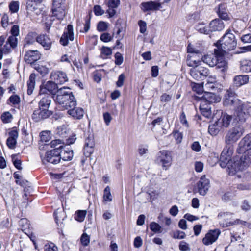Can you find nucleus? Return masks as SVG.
<instances>
[{
    "label": "nucleus",
    "instance_id": "obj_1",
    "mask_svg": "<svg viewBox=\"0 0 251 251\" xmlns=\"http://www.w3.org/2000/svg\"><path fill=\"white\" fill-rule=\"evenodd\" d=\"M220 45V51L226 53L227 51L233 50L237 46V40L234 34L231 33L230 29L226 30L220 40L217 44Z\"/></svg>",
    "mask_w": 251,
    "mask_h": 251
},
{
    "label": "nucleus",
    "instance_id": "obj_2",
    "mask_svg": "<svg viewBox=\"0 0 251 251\" xmlns=\"http://www.w3.org/2000/svg\"><path fill=\"white\" fill-rule=\"evenodd\" d=\"M244 129L242 126H237L230 129L225 136L226 146L232 147V144L236 142L243 135Z\"/></svg>",
    "mask_w": 251,
    "mask_h": 251
},
{
    "label": "nucleus",
    "instance_id": "obj_3",
    "mask_svg": "<svg viewBox=\"0 0 251 251\" xmlns=\"http://www.w3.org/2000/svg\"><path fill=\"white\" fill-rule=\"evenodd\" d=\"M232 213L228 212H221L218 215V219L220 220V225L223 227H226L241 224L246 226L247 223L239 219H237L233 221H228L230 219Z\"/></svg>",
    "mask_w": 251,
    "mask_h": 251
},
{
    "label": "nucleus",
    "instance_id": "obj_4",
    "mask_svg": "<svg viewBox=\"0 0 251 251\" xmlns=\"http://www.w3.org/2000/svg\"><path fill=\"white\" fill-rule=\"evenodd\" d=\"M158 163L161 165L163 169L167 170L171 166L172 162L171 152L167 150H162L158 153Z\"/></svg>",
    "mask_w": 251,
    "mask_h": 251
},
{
    "label": "nucleus",
    "instance_id": "obj_5",
    "mask_svg": "<svg viewBox=\"0 0 251 251\" xmlns=\"http://www.w3.org/2000/svg\"><path fill=\"white\" fill-rule=\"evenodd\" d=\"M249 154V152H245L239 159L234 162L232 167L235 171H242L249 165L251 162V154Z\"/></svg>",
    "mask_w": 251,
    "mask_h": 251
},
{
    "label": "nucleus",
    "instance_id": "obj_6",
    "mask_svg": "<svg viewBox=\"0 0 251 251\" xmlns=\"http://www.w3.org/2000/svg\"><path fill=\"white\" fill-rule=\"evenodd\" d=\"M61 160L59 148H56L46 152L45 157L42 159L43 162H49L54 164H58Z\"/></svg>",
    "mask_w": 251,
    "mask_h": 251
},
{
    "label": "nucleus",
    "instance_id": "obj_7",
    "mask_svg": "<svg viewBox=\"0 0 251 251\" xmlns=\"http://www.w3.org/2000/svg\"><path fill=\"white\" fill-rule=\"evenodd\" d=\"M251 109V102L247 101L240 104L236 111V116L238 120L241 122L245 121Z\"/></svg>",
    "mask_w": 251,
    "mask_h": 251
},
{
    "label": "nucleus",
    "instance_id": "obj_8",
    "mask_svg": "<svg viewBox=\"0 0 251 251\" xmlns=\"http://www.w3.org/2000/svg\"><path fill=\"white\" fill-rule=\"evenodd\" d=\"M72 94L69 87H63L58 90L54 100L56 103L63 106L68 99L71 98L70 95Z\"/></svg>",
    "mask_w": 251,
    "mask_h": 251
},
{
    "label": "nucleus",
    "instance_id": "obj_9",
    "mask_svg": "<svg viewBox=\"0 0 251 251\" xmlns=\"http://www.w3.org/2000/svg\"><path fill=\"white\" fill-rule=\"evenodd\" d=\"M233 151V147L225 146L221 153L219 160V164L222 168H225L231 160Z\"/></svg>",
    "mask_w": 251,
    "mask_h": 251
},
{
    "label": "nucleus",
    "instance_id": "obj_10",
    "mask_svg": "<svg viewBox=\"0 0 251 251\" xmlns=\"http://www.w3.org/2000/svg\"><path fill=\"white\" fill-rule=\"evenodd\" d=\"M62 1V0H53L52 14L58 20H62L66 14L65 7L61 4Z\"/></svg>",
    "mask_w": 251,
    "mask_h": 251
},
{
    "label": "nucleus",
    "instance_id": "obj_11",
    "mask_svg": "<svg viewBox=\"0 0 251 251\" xmlns=\"http://www.w3.org/2000/svg\"><path fill=\"white\" fill-rule=\"evenodd\" d=\"M210 187V181L206 178L205 176H202L196 184V190L200 195L205 196Z\"/></svg>",
    "mask_w": 251,
    "mask_h": 251
},
{
    "label": "nucleus",
    "instance_id": "obj_12",
    "mask_svg": "<svg viewBox=\"0 0 251 251\" xmlns=\"http://www.w3.org/2000/svg\"><path fill=\"white\" fill-rule=\"evenodd\" d=\"M251 149V134L246 135L239 142L237 151L239 154H245Z\"/></svg>",
    "mask_w": 251,
    "mask_h": 251
},
{
    "label": "nucleus",
    "instance_id": "obj_13",
    "mask_svg": "<svg viewBox=\"0 0 251 251\" xmlns=\"http://www.w3.org/2000/svg\"><path fill=\"white\" fill-rule=\"evenodd\" d=\"M58 90L57 84L55 82L49 81L44 85L41 86L40 93L55 95L57 93Z\"/></svg>",
    "mask_w": 251,
    "mask_h": 251
},
{
    "label": "nucleus",
    "instance_id": "obj_14",
    "mask_svg": "<svg viewBox=\"0 0 251 251\" xmlns=\"http://www.w3.org/2000/svg\"><path fill=\"white\" fill-rule=\"evenodd\" d=\"M215 54L211 53L204 55L202 58V60L203 62L210 67L215 66L216 64V61H217V56H222L223 55V53L219 51L217 49L214 50Z\"/></svg>",
    "mask_w": 251,
    "mask_h": 251
},
{
    "label": "nucleus",
    "instance_id": "obj_15",
    "mask_svg": "<svg viewBox=\"0 0 251 251\" xmlns=\"http://www.w3.org/2000/svg\"><path fill=\"white\" fill-rule=\"evenodd\" d=\"M220 233L218 229L209 230L203 238V243L206 246L213 244L217 240Z\"/></svg>",
    "mask_w": 251,
    "mask_h": 251
},
{
    "label": "nucleus",
    "instance_id": "obj_16",
    "mask_svg": "<svg viewBox=\"0 0 251 251\" xmlns=\"http://www.w3.org/2000/svg\"><path fill=\"white\" fill-rule=\"evenodd\" d=\"M74 39L73 27L72 25H69L67 26V30L64 32L60 39V43L63 46H65L68 44L69 40L72 41Z\"/></svg>",
    "mask_w": 251,
    "mask_h": 251
},
{
    "label": "nucleus",
    "instance_id": "obj_17",
    "mask_svg": "<svg viewBox=\"0 0 251 251\" xmlns=\"http://www.w3.org/2000/svg\"><path fill=\"white\" fill-rule=\"evenodd\" d=\"M51 114L52 112L51 111L44 110L39 108L34 111L32 115V118L35 122H37L48 118Z\"/></svg>",
    "mask_w": 251,
    "mask_h": 251
},
{
    "label": "nucleus",
    "instance_id": "obj_18",
    "mask_svg": "<svg viewBox=\"0 0 251 251\" xmlns=\"http://www.w3.org/2000/svg\"><path fill=\"white\" fill-rule=\"evenodd\" d=\"M50 78L57 84H62L68 81V77L65 73L57 71L51 73Z\"/></svg>",
    "mask_w": 251,
    "mask_h": 251
},
{
    "label": "nucleus",
    "instance_id": "obj_19",
    "mask_svg": "<svg viewBox=\"0 0 251 251\" xmlns=\"http://www.w3.org/2000/svg\"><path fill=\"white\" fill-rule=\"evenodd\" d=\"M58 148H59L61 159H62L65 161H70L72 159L74 156L73 151L68 146H64V147L61 146Z\"/></svg>",
    "mask_w": 251,
    "mask_h": 251
},
{
    "label": "nucleus",
    "instance_id": "obj_20",
    "mask_svg": "<svg viewBox=\"0 0 251 251\" xmlns=\"http://www.w3.org/2000/svg\"><path fill=\"white\" fill-rule=\"evenodd\" d=\"M161 8L160 3L156 1H150L142 2L141 4V8L144 12L148 11H155Z\"/></svg>",
    "mask_w": 251,
    "mask_h": 251
},
{
    "label": "nucleus",
    "instance_id": "obj_21",
    "mask_svg": "<svg viewBox=\"0 0 251 251\" xmlns=\"http://www.w3.org/2000/svg\"><path fill=\"white\" fill-rule=\"evenodd\" d=\"M9 137L6 140V144L9 148L13 149L17 144V139L18 137V132L16 129L13 128L8 133Z\"/></svg>",
    "mask_w": 251,
    "mask_h": 251
},
{
    "label": "nucleus",
    "instance_id": "obj_22",
    "mask_svg": "<svg viewBox=\"0 0 251 251\" xmlns=\"http://www.w3.org/2000/svg\"><path fill=\"white\" fill-rule=\"evenodd\" d=\"M40 58V54L37 50H30L25 55V60L28 64H32Z\"/></svg>",
    "mask_w": 251,
    "mask_h": 251
},
{
    "label": "nucleus",
    "instance_id": "obj_23",
    "mask_svg": "<svg viewBox=\"0 0 251 251\" xmlns=\"http://www.w3.org/2000/svg\"><path fill=\"white\" fill-rule=\"evenodd\" d=\"M223 22L220 19H215L210 22L208 28L210 32L221 31L224 28Z\"/></svg>",
    "mask_w": 251,
    "mask_h": 251
},
{
    "label": "nucleus",
    "instance_id": "obj_24",
    "mask_svg": "<svg viewBox=\"0 0 251 251\" xmlns=\"http://www.w3.org/2000/svg\"><path fill=\"white\" fill-rule=\"evenodd\" d=\"M120 4V0H108L107 5L108 9L106 10V13L108 14L110 18L113 17L116 13L115 10Z\"/></svg>",
    "mask_w": 251,
    "mask_h": 251
},
{
    "label": "nucleus",
    "instance_id": "obj_25",
    "mask_svg": "<svg viewBox=\"0 0 251 251\" xmlns=\"http://www.w3.org/2000/svg\"><path fill=\"white\" fill-rule=\"evenodd\" d=\"M84 110L80 107L74 106L68 109L67 113L75 119H81L84 115Z\"/></svg>",
    "mask_w": 251,
    "mask_h": 251
},
{
    "label": "nucleus",
    "instance_id": "obj_26",
    "mask_svg": "<svg viewBox=\"0 0 251 251\" xmlns=\"http://www.w3.org/2000/svg\"><path fill=\"white\" fill-rule=\"evenodd\" d=\"M36 41L40 44L46 50H49L51 48V41L47 35H40L37 37Z\"/></svg>",
    "mask_w": 251,
    "mask_h": 251
},
{
    "label": "nucleus",
    "instance_id": "obj_27",
    "mask_svg": "<svg viewBox=\"0 0 251 251\" xmlns=\"http://www.w3.org/2000/svg\"><path fill=\"white\" fill-rule=\"evenodd\" d=\"M220 98L211 92H205L202 96V101L208 103L209 104L220 101Z\"/></svg>",
    "mask_w": 251,
    "mask_h": 251
},
{
    "label": "nucleus",
    "instance_id": "obj_28",
    "mask_svg": "<svg viewBox=\"0 0 251 251\" xmlns=\"http://www.w3.org/2000/svg\"><path fill=\"white\" fill-rule=\"evenodd\" d=\"M249 77L248 75H239L235 76L233 78V84L237 87L247 84L249 82Z\"/></svg>",
    "mask_w": 251,
    "mask_h": 251
},
{
    "label": "nucleus",
    "instance_id": "obj_29",
    "mask_svg": "<svg viewBox=\"0 0 251 251\" xmlns=\"http://www.w3.org/2000/svg\"><path fill=\"white\" fill-rule=\"evenodd\" d=\"M232 117L226 113L222 112V115L217 121L218 123L224 127H228L232 120Z\"/></svg>",
    "mask_w": 251,
    "mask_h": 251
},
{
    "label": "nucleus",
    "instance_id": "obj_30",
    "mask_svg": "<svg viewBox=\"0 0 251 251\" xmlns=\"http://www.w3.org/2000/svg\"><path fill=\"white\" fill-rule=\"evenodd\" d=\"M51 98L50 95L45 96L42 97L38 102L39 108L49 110V108L51 103Z\"/></svg>",
    "mask_w": 251,
    "mask_h": 251
},
{
    "label": "nucleus",
    "instance_id": "obj_31",
    "mask_svg": "<svg viewBox=\"0 0 251 251\" xmlns=\"http://www.w3.org/2000/svg\"><path fill=\"white\" fill-rule=\"evenodd\" d=\"M54 216L56 224L58 226L62 227L63 221L66 217L65 211L58 209L54 212Z\"/></svg>",
    "mask_w": 251,
    "mask_h": 251
},
{
    "label": "nucleus",
    "instance_id": "obj_32",
    "mask_svg": "<svg viewBox=\"0 0 251 251\" xmlns=\"http://www.w3.org/2000/svg\"><path fill=\"white\" fill-rule=\"evenodd\" d=\"M200 110L203 116L209 118L211 115V107L208 103L201 101L200 105Z\"/></svg>",
    "mask_w": 251,
    "mask_h": 251
},
{
    "label": "nucleus",
    "instance_id": "obj_33",
    "mask_svg": "<svg viewBox=\"0 0 251 251\" xmlns=\"http://www.w3.org/2000/svg\"><path fill=\"white\" fill-rule=\"evenodd\" d=\"M36 75L34 73L30 74L29 80L27 81V93L28 95H30L32 94L33 91L35 88Z\"/></svg>",
    "mask_w": 251,
    "mask_h": 251
},
{
    "label": "nucleus",
    "instance_id": "obj_34",
    "mask_svg": "<svg viewBox=\"0 0 251 251\" xmlns=\"http://www.w3.org/2000/svg\"><path fill=\"white\" fill-rule=\"evenodd\" d=\"M70 97L71 98L69 99H68V100H66V102H64V104H63L62 106L65 109L68 110L70 108H72L76 106L77 101L73 94L70 95Z\"/></svg>",
    "mask_w": 251,
    "mask_h": 251
},
{
    "label": "nucleus",
    "instance_id": "obj_35",
    "mask_svg": "<svg viewBox=\"0 0 251 251\" xmlns=\"http://www.w3.org/2000/svg\"><path fill=\"white\" fill-rule=\"evenodd\" d=\"M195 29L200 33L205 34L209 33L208 27H207L206 24L203 22H199L195 25Z\"/></svg>",
    "mask_w": 251,
    "mask_h": 251
},
{
    "label": "nucleus",
    "instance_id": "obj_36",
    "mask_svg": "<svg viewBox=\"0 0 251 251\" xmlns=\"http://www.w3.org/2000/svg\"><path fill=\"white\" fill-rule=\"evenodd\" d=\"M217 68L221 70V71L224 72L227 69V63L223 57L219 56L217 58V61H216V64L215 65Z\"/></svg>",
    "mask_w": 251,
    "mask_h": 251
},
{
    "label": "nucleus",
    "instance_id": "obj_37",
    "mask_svg": "<svg viewBox=\"0 0 251 251\" xmlns=\"http://www.w3.org/2000/svg\"><path fill=\"white\" fill-rule=\"evenodd\" d=\"M241 70L244 72H251V60H244L241 62Z\"/></svg>",
    "mask_w": 251,
    "mask_h": 251
},
{
    "label": "nucleus",
    "instance_id": "obj_38",
    "mask_svg": "<svg viewBox=\"0 0 251 251\" xmlns=\"http://www.w3.org/2000/svg\"><path fill=\"white\" fill-rule=\"evenodd\" d=\"M218 14L219 17L221 18V20L223 19L225 21H228L229 20L228 14L224 10V4H220L219 5Z\"/></svg>",
    "mask_w": 251,
    "mask_h": 251
},
{
    "label": "nucleus",
    "instance_id": "obj_39",
    "mask_svg": "<svg viewBox=\"0 0 251 251\" xmlns=\"http://www.w3.org/2000/svg\"><path fill=\"white\" fill-rule=\"evenodd\" d=\"M218 122L210 125L208 127V132L212 136L216 135L220 131Z\"/></svg>",
    "mask_w": 251,
    "mask_h": 251
},
{
    "label": "nucleus",
    "instance_id": "obj_40",
    "mask_svg": "<svg viewBox=\"0 0 251 251\" xmlns=\"http://www.w3.org/2000/svg\"><path fill=\"white\" fill-rule=\"evenodd\" d=\"M103 201L107 202L111 201L112 200V195L110 192V188L107 186L104 190L103 196Z\"/></svg>",
    "mask_w": 251,
    "mask_h": 251
},
{
    "label": "nucleus",
    "instance_id": "obj_41",
    "mask_svg": "<svg viewBox=\"0 0 251 251\" xmlns=\"http://www.w3.org/2000/svg\"><path fill=\"white\" fill-rule=\"evenodd\" d=\"M20 3L18 1H12L9 4L10 11L12 13H17L19 10Z\"/></svg>",
    "mask_w": 251,
    "mask_h": 251
},
{
    "label": "nucleus",
    "instance_id": "obj_42",
    "mask_svg": "<svg viewBox=\"0 0 251 251\" xmlns=\"http://www.w3.org/2000/svg\"><path fill=\"white\" fill-rule=\"evenodd\" d=\"M198 66L192 68L190 70V74L192 77L196 80H201Z\"/></svg>",
    "mask_w": 251,
    "mask_h": 251
},
{
    "label": "nucleus",
    "instance_id": "obj_43",
    "mask_svg": "<svg viewBox=\"0 0 251 251\" xmlns=\"http://www.w3.org/2000/svg\"><path fill=\"white\" fill-rule=\"evenodd\" d=\"M41 141L44 143L49 142L51 139L50 132L44 131L41 133Z\"/></svg>",
    "mask_w": 251,
    "mask_h": 251
},
{
    "label": "nucleus",
    "instance_id": "obj_44",
    "mask_svg": "<svg viewBox=\"0 0 251 251\" xmlns=\"http://www.w3.org/2000/svg\"><path fill=\"white\" fill-rule=\"evenodd\" d=\"M86 212L85 210H78L76 212L75 219L77 221L82 222L85 219Z\"/></svg>",
    "mask_w": 251,
    "mask_h": 251
},
{
    "label": "nucleus",
    "instance_id": "obj_45",
    "mask_svg": "<svg viewBox=\"0 0 251 251\" xmlns=\"http://www.w3.org/2000/svg\"><path fill=\"white\" fill-rule=\"evenodd\" d=\"M7 43H8L12 49H15L17 47L18 45V39L14 36H10L7 40Z\"/></svg>",
    "mask_w": 251,
    "mask_h": 251
},
{
    "label": "nucleus",
    "instance_id": "obj_46",
    "mask_svg": "<svg viewBox=\"0 0 251 251\" xmlns=\"http://www.w3.org/2000/svg\"><path fill=\"white\" fill-rule=\"evenodd\" d=\"M198 67L200 73L201 80H203L204 78L209 76V71L207 68L201 66H199Z\"/></svg>",
    "mask_w": 251,
    "mask_h": 251
},
{
    "label": "nucleus",
    "instance_id": "obj_47",
    "mask_svg": "<svg viewBox=\"0 0 251 251\" xmlns=\"http://www.w3.org/2000/svg\"><path fill=\"white\" fill-rule=\"evenodd\" d=\"M111 48L107 47H102L101 49V56L103 58L106 57L112 54Z\"/></svg>",
    "mask_w": 251,
    "mask_h": 251
},
{
    "label": "nucleus",
    "instance_id": "obj_48",
    "mask_svg": "<svg viewBox=\"0 0 251 251\" xmlns=\"http://www.w3.org/2000/svg\"><path fill=\"white\" fill-rule=\"evenodd\" d=\"M89 147H94L95 146V142L94 136L92 134H90L86 138L85 145Z\"/></svg>",
    "mask_w": 251,
    "mask_h": 251
},
{
    "label": "nucleus",
    "instance_id": "obj_49",
    "mask_svg": "<svg viewBox=\"0 0 251 251\" xmlns=\"http://www.w3.org/2000/svg\"><path fill=\"white\" fill-rule=\"evenodd\" d=\"M12 116L9 112H5L1 116L2 121L5 123L10 122Z\"/></svg>",
    "mask_w": 251,
    "mask_h": 251
},
{
    "label": "nucleus",
    "instance_id": "obj_50",
    "mask_svg": "<svg viewBox=\"0 0 251 251\" xmlns=\"http://www.w3.org/2000/svg\"><path fill=\"white\" fill-rule=\"evenodd\" d=\"M80 241L83 246H88L90 243V237L86 233H84L81 236Z\"/></svg>",
    "mask_w": 251,
    "mask_h": 251
},
{
    "label": "nucleus",
    "instance_id": "obj_51",
    "mask_svg": "<svg viewBox=\"0 0 251 251\" xmlns=\"http://www.w3.org/2000/svg\"><path fill=\"white\" fill-rule=\"evenodd\" d=\"M44 251H58V250L54 243H50L45 245Z\"/></svg>",
    "mask_w": 251,
    "mask_h": 251
},
{
    "label": "nucleus",
    "instance_id": "obj_52",
    "mask_svg": "<svg viewBox=\"0 0 251 251\" xmlns=\"http://www.w3.org/2000/svg\"><path fill=\"white\" fill-rule=\"evenodd\" d=\"M150 229L154 232H160L161 226L157 223L152 222L150 224Z\"/></svg>",
    "mask_w": 251,
    "mask_h": 251
},
{
    "label": "nucleus",
    "instance_id": "obj_53",
    "mask_svg": "<svg viewBox=\"0 0 251 251\" xmlns=\"http://www.w3.org/2000/svg\"><path fill=\"white\" fill-rule=\"evenodd\" d=\"M64 142L63 140L61 139H55L52 140L50 142V146L52 148H54V149L58 148L60 146L64 147L63 145Z\"/></svg>",
    "mask_w": 251,
    "mask_h": 251
},
{
    "label": "nucleus",
    "instance_id": "obj_54",
    "mask_svg": "<svg viewBox=\"0 0 251 251\" xmlns=\"http://www.w3.org/2000/svg\"><path fill=\"white\" fill-rule=\"evenodd\" d=\"M172 134L176 143L177 144L180 143L183 138L182 133L179 132L178 131H174L173 132Z\"/></svg>",
    "mask_w": 251,
    "mask_h": 251
},
{
    "label": "nucleus",
    "instance_id": "obj_55",
    "mask_svg": "<svg viewBox=\"0 0 251 251\" xmlns=\"http://www.w3.org/2000/svg\"><path fill=\"white\" fill-rule=\"evenodd\" d=\"M84 154L86 157L90 156L94 152V147L84 146L83 149Z\"/></svg>",
    "mask_w": 251,
    "mask_h": 251
},
{
    "label": "nucleus",
    "instance_id": "obj_56",
    "mask_svg": "<svg viewBox=\"0 0 251 251\" xmlns=\"http://www.w3.org/2000/svg\"><path fill=\"white\" fill-rule=\"evenodd\" d=\"M192 89L198 94H201L203 91L204 88L202 84L194 83L192 86Z\"/></svg>",
    "mask_w": 251,
    "mask_h": 251
},
{
    "label": "nucleus",
    "instance_id": "obj_57",
    "mask_svg": "<svg viewBox=\"0 0 251 251\" xmlns=\"http://www.w3.org/2000/svg\"><path fill=\"white\" fill-rule=\"evenodd\" d=\"M12 160L15 167L18 170L22 169L21 167V161L18 159L15 155H12Z\"/></svg>",
    "mask_w": 251,
    "mask_h": 251
},
{
    "label": "nucleus",
    "instance_id": "obj_58",
    "mask_svg": "<svg viewBox=\"0 0 251 251\" xmlns=\"http://www.w3.org/2000/svg\"><path fill=\"white\" fill-rule=\"evenodd\" d=\"M115 63L117 65H120L123 62V57L120 52H116L114 55Z\"/></svg>",
    "mask_w": 251,
    "mask_h": 251
},
{
    "label": "nucleus",
    "instance_id": "obj_59",
    "mask_svg": "<svg viewBox=\"0 0 251 251\" xmlns=\"http://www.w3.org/2000/svg\"><path fill=\"white\" fill-rule=\"evenodd\" d=\"M8 100L13 105H17L20 103V98L18 95H12L8 99Z\"/></svg>",
    "mask_w": 251,
    "mask_h": 251
},
{
    "label": "nucleus",
    "instance_id": "obj_60",
    "mask_svg": "<svg viewBox=\"0 0 251 251\" xmlns=\"http://www.w3.org/2000/svg\"><path fill=\"white\" fill-rule=\"evenodd\" d=\"M94 12L96 16H101L104 13V11L100 5H96L94 7Z\"/></svg>",
    "mask_w": 251,
    "mask_h": 251
},
{
    "label": "nucleus",
    "instance_id": "obj_61",
    "mask_svg": "<svg viewBox=\"0 0 251 251\" xmlns=\"http://www.w3.org/2000/svg\"><path fill=\"white\" fill-rule=\"evenodd\" d=\"M186 234L184 232L178 230L173 234V238L175 239H182L185 238Z\"/></svg>",
    "mask_w": 251,
    "mask_h": 251
},
{
    "label": "nucleus",
    "instance_id": "obj_62",
    "mask_svg": "<svg viewBox=\"0 0 251 251\" xmlns=\"http://www.w3.org/2000/svg\"><path fill=\"white\" fill-rule=\"evenodd\" d=\"M107 28V24L103 21H100L98 24L97 29L99 31H105Z\"/></svg>",
    "mask_w": 251,
    "mask_h": 251
},
{
    "label": "nucleus",
    "instance_id": "obj_63",
    "mask_svg": "<svg viewBox=\"0 0 251 251\" xmlns=\"http://www.w3.org/2000/svg\"><path fill=\"white\" fill-rule=\"evenodd\" d=\"M36 70L42 75L47 74L49 72V69L44 66H39L37 67Z\"/></svg>",
    "mask_w": 251,
    "mask_h": 251
},
{
    "label": "nucleus",
    "instance_id": "obj_64",
    "mask_svg": "<svg viewBox=\"0 0 251 251\" xmlns=\"http://www.w3.org/2000/svg\"><path fill=\"white\" fill-rule=\"evenodd\" d=\"M171 99L172 96L164 93L160 96V101L161 102H168L171 100Z\"/></svg>",
    "mask_w": 251,
    "mask_h": 251
}]
</instances>
